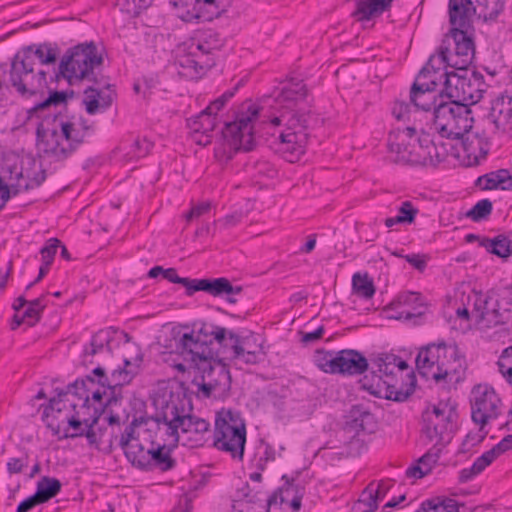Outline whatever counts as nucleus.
Segmentation results:
<instances>
[{
	"mask_svg": "<svg viewBox=\"0 0 512 512\" xmlns=\"http://www.w3.org/2000/svg\"><path fill=\"white\" fill-rule=\"evenodd\" d=\"M379 497L377 490H374V481L370 482L362 491L360 498L353 505L352 510L358 512H374L377 510Z\"/></svg>",
	"mask_w": 512,
	"mask_h": 512,
	"instance_id": "obj_47",
	"label": "nucleus"
},
{
	"mask_svg": "<svg viewBox=\"0 0 512 512\" xmlns=\"http://www.w3.org/2000/svg\"><path fill=\"white\" fill-rule=\"evenodd\" d=\"M376 427L374 415L363 405H354L349 411L346 428L354 431L372 433Z\"/></svg>",
	"mask_w": 512,
	"mask_h": 512,
	"instance_id": "obj_33",
	"label": "nucleus"
},
{
	"mask_svg": "<svg viewBox=\"0 0 512 512\" xmlns=\"http://www.w3.org/2000/svg\"><path fill=\"white\" fill-rule=\"evenodd\" d=\"M178 284L185 287L187 296H192L195 292L203 291L214 297L227 295V301L230 303H236L237 300L232 296L240 294L243 290L241 286H233L231 282L224 277L214 279H191L181 277Z\"/></svg>",
	"mask_w": 512,
	"mask_h": 512,
	"instance_id": "obj_20",
	"label": "nucleus"
},
{
	"mask_svg": "<svg viewBox=\"0 0 512 512\" xmlns=\"http://www.w3.org/2000/svg\"><path fill=\"white\" fill-rule=\"evenodd\" d=\"M474 310L486 327L512 324V283H500L475 295Z\"/></svg>",
	"mask_w": 512,
	"mask_h": 512,
	"instance_id": "obj_6",
	"label": "nucleus"
},
{
	"mask_svg": "<svg viewBox=\"0 0 512 512\" xmlns=\"http://www.w3.org/2000/svg\"><path fill=\"white\" fill-rule=\"evenodd\" d=\"M112 102L113 92L110 89L101 91L90 86L84 90L83 103L87 113L90 115L105 111L111 106Z\"/></svg>",
	"mask_w": 512,
	"mask_h": 512,
	"instance_id": "obj_37",
	"label": "nucleus"
},
{
	"mask_svg": "<svg viewBox=\"0 0 512 512\" xmlns=\"http://www.w3.org/2000/svg\"><path fill=\"white\" fill-rule=\"evenodd\" d=\"M436 53L453 69L469 68L475 55V43L469 31L450 28Z\"/></svg>",
	"mask_w": 512,
	"mask_h": 512,
	"instance_id": "obj_11",
	"label": "nucleus"
},
{
	"mask_svg": "<svg viewBox=\"0 0 512 512\" xmlns=\"http://www.w3.org/2000/svg\"><path fill=\"white\" fill-rule=\"evenodd\" d=\"M372 369L390 379L397 377L396 372H402L408 368V364L401 357L391 353H381L371 359Z\"/></svg>",
	"mask_w": 512,
	"mask_h": 512,
	"instance_id": "obj_36",
	"label": "nucleus"
},
{
	"mask_svg": "<svg viewBox=\"0 0 512 512\" xmlns=\"http://www.w3.org/2000/svg\"><path fill=\"white\" fill-rule=\"evenodd\" d=\"M447 68L448 66L437 53L432 54L417 74L413 84L425 88L426 91L428 89L437 91L439 86H444V81H446L447 75L450 74Z\"/></svg>",
	"mask_w": 512,
	"mask_h": 512,
	"instance_id": "obj_23",
	"label": "nucleus"
},
{
	"mask_svg": "<svg viewBox=\"0 0 512 512\" xmlns=\"http://www.w3.org/2000/svg\"><path fill=\"white\" fill-rule=\"evenodd\" d=\"M315 366L328 374H336L337 368V351H325L318 349L313 356Z\"/></svg>",
	"mask_w": 512,
	"mask_h": 512,
	"instance_id": "obj_49",
	"label": "nucleus"
},
{
	"mask_svg": "<svg viewBox=\"0 0 512 512\" xmlns=\"http://www.w3.org/2000/svg\"><path fill=\"white\" fill-rule=\"evenodd\" d=\"M450 346L441 341L422 347L416 357V367L419 374L427 380H431L436 368L440 367V362L446 357Z\"/></svg>",
	"mask_w": 512,
	"mask_h": 512,
	"instance_id": "obj_24",
	"label": "nucleus"
},
{
	"mask_svg": "<svg viewBox=\"0 0 512 512\" xmlns=\"http://www.w3.org/2000/svg\"><path fill=\"white\" fill-rule=\"evenodd\" d=\"M438 458H439L438 453L432 454V453L428 452V453L424 454L418 460L417 464L410 466L406 470V476L408 478H416V479L423 478L424 476H426L427 474H429L431 472V467L429 465L426 469H423L422 465H426V463L428 461H432V462L436 463L438 461Z\"/></svg>",
	"mask_w": 512,
	"mask_h": 512,
	"instance_id": "obj_52",
	"label": "nucleus"
},
{
	"mask_svg": "<svg viewBox=\"0 0 512 512\" xmlns=\"http://www.w3.org/2000/svg\"><path fill=\"white\" fill-rule=\"evenodd\" d=\"M480 246L485 248L488 253L499 258L507 259L512 255V241L503 234H499L494 238L484 236Z\"/></svg>",
	"mask_w": 512,
	"mask_h": 512,
	"instance_id": "obj_40",
	"label": "nucleus"
},
{
	"mask_svg": "<svg viewBox=\"0 0 512 512\" xmlns=\"http://www.w3.org/2000/svg\"><path fill=\"white\" fill-rule=\"evenodd\" d=\"M448 149L443 142L437 143L428 133L418 137V154L412 159V165L436 166L448 157Z\"/></svg>",
	"mask_w": 512,
	"mask_h": 512,
	"instance_id": "obj_25",
	"label": "nucleus"
},
{
	"mask_svg": "<svg viewBox=\"0 0 512 512\" xmlns=\"http://www.w3.org/2000/svg\"><path fill=\"white\" fill-rule=\"evenodd\" d=\"M225 45V38L213 29L197 30L191 37L188 45L190 51L199 53L202 59L211 58L215 60L216 52L220 51Z\"/></svg>",
	"mask_w": 512,
	"mask_h": 512,
	"instance_id": "obj_26",
	"label": "nucleus"
},
{
	"mask_svg": "<svg viewBox=\"0 0 512 512\" xmlns=\"http://www.w3.org/2000/svg\"><path fill=\"white\" fill-rule=\"evenodd\" d=\"M260 116L258 105L247 101L236 113L235 120L227 122L222 129V135L227 145L234 152L251 151L255 145L254 122Z\"/></svg>",
	"mask_w": 512,
	"mask_h": 512,
	"instance_id": "obj_10",
	"label": "nucleus"
},
{
	"mask_svg": "<svg viewBox=\"0 0 512 512\" xmlns=\"http://www.w3.org/2000/svg\"><path fill=\"white\" fill-rule=\"evenodd\" d=\"M32 47H27L22 54H16L9 71V83L22 98H31L37 95L43 96L47 86V73L43 69L35 70ZM51 91H53L51 89Z\"/></svg>",
	"mask_w": 512,
	"mask_h": 512,
	"instance_id": "obj_7",
	"label": "nucleus"
},
{
	"mask_svg": "<svg viewBox=\"0 0 512 512\" xmlns=\"http://www.w3.org/2000/svg\"><path fill=\"white\" fill-rule=\"evenodd\" d=\"M307 97L305 83L302 80L291 79L283 83L279 92L272 98L280 114L272 116L270 122L273 126H280L283 123L286 126L278 135L277 150L290 162L298 160L305 153L308 142L312 114L310 111L295 110V107Z\"/></svg>",
	"mask_w": 512,
	"mask_h": 512,
	"instance_id": "obj_3",
	"label": "nucleus"
},
{
	"mask_svg": "<svg viewBox=\"0 0 512 512\" xmlns=\"http://www.w3.org/2000/svg\"><path fill=\"white\" fill-rule=\"evenodd\" d=\"M153 144L146 138L143 139H135L132 146L130 154L133 155L135 158H142L145 157L150 150L152 149Z\"/></svg>",
	"mask_w": 512,
	"mask_h": 512,
	"instance_id": "obj_64",
	"label": "nucleus"
},
{
	"mask_svg": "<svg viewBox=\"0 0 512 512\" xmlns=\"http://www.w3.org/2000/svg\"><path fill=\"white\" fill-rule=\"evenodd\" d=\"M258 450L260 451V457L257 460L256 467L264 470L268 462L275 460V449L268 442L261 440Z\"/></svg>",
	"mask_w": 512,
	"mask_h": 512,
	"instance_id": "obj_57",
	"label": "nucleus"
},
{
	"mask_svg": "<svg viewBox=\"0 0 512 512\" xmlns=\"http://www.w3.org/2000/svg\"><path fill=\"white\" fill-rule=\"evenodd\" d=\"M393 313L389 318L396 320H411L425 314L427 307L422 301L420 293L405 292L399 294L388 306Z\"/></svg>",
	"mask_w": 512,
	"mask_h": 512,
	"instance_id": "obj_21",
	"label": "nucleus"
},
{
	"mask_svg": "<svg viewBox=\"0 0 512 512\" xmlns=\"http://www.w3.org/2000/svg\"><path fill=\"white\" fill-rule=\"evenodd\" d=\"M412 114L415 113L411 102L396 101L392 108V115L397 120H410Z\"/></svg>",
	"mask_w": 512,
	"mask_h": 512,
	"instance_id": "obj_61",
	"label": "nucleus"
},
{
	"mask_svg": "<svg viewBox=\"0 0 512 512\" xmlns=\"http://www.w3.org/2000/svg\"><path fill=\"white\" fill-rule=\"evenodd\" d=\"M112 341V333L109 330H99L96 332L89 343L84 349V360L91 364L94 363L92 359L88 360V357H94L96 354L106 352L108 355L112 353L110 343Z\"/></svg>",
	"mask_w": 512,
	"mask_h": 512,
	"instance_id": "obj_39",
	"label": "nucleus"
},
{
	"mask_svg": "<svg viewBox=\"0 0 512 512\" xmlns=\"http://www.w3.org/2000/svg\"><path fill=\"white\" fill-rule=\"evenodd\" d=\"M142 422L145 423L143 418H141L140 421L137 418H134L133 421L125 427L119 439V446L122 450L129 445L138 442V439L135 437V427Z\"/></svg>",
	"mask_w": 512,
	"mask_h": 512,
	"instance_id": "obj_58",
	"label": "nucleus"
},
{
	"mask_svg": "<svg viewBox=\"0 0 512 512\" xmlns=\"http://www.w3.org/2000/svg\"><path fill=\"white\" fill-rule=\"evenodd\" d=\"M7 171L10 173V180H13V173H15L16 183H11V189L13 195L19 194L21 191H28L34 188L39 187L46 179V171L41 169L37 172L33 178L27 180L24 184H22L21 179L24 178L22 171H17L16 167H8Z\"/></svg>",
	"mask_w": 512,
	"mask_h": 512,
	"instance_id": "obj_41",
	"label": "nucleus"
},
{
	"mask_svg": "<svg viewBox=\"0 0 512 512\" xmlns=\"http://www.w3.org/2000/svg\"><path fill=\"white\" fill-rule=\"evenodd\" d=\"M102 63L103 57L94 42L81 43L67 50L51 80L64 78L70 85L82 80L96 82L94 69Z\"/></svg>",
	"mask_w": 512,
	"mask_h": 512,
	"instance_id": "obj_4",
	"label": "nucleus"
},
{
	"mask_svg": "<svg viewBox=\"0 0 512 512\" xmlns=\"http://www.w3.org/2000/svg\"><path fill=\"white\" fill-rule=\"evenodd\" d=\"M61 246V241L57 238H50L40 249L42 262L52 265L57 249Z\"/></svg>",
	"mask_w": 512,
	"mask_h": 512,
	"instance_id": "obj_60",
	"label": "nucleus"
},
{
	"mask_svg": "<svg viewBox=\"0 0 512 512\" xmlns=\"http://www.w3.org/2000/svg\"><path fill=\"white\" fill-rule=\"evenodd\" d=\"M465 103L440 100L435 106L431 119L433 129L441 138L462 139L473 127V115Z\"/></svg>",
	"mask_w": 512,
	"mask_h": 512,
	"instance_id": "obj_8",
	"label": "nucleus"
},
{
	"mask_svg": "<svg viewBox=\"0 0 512 512\" xmlns=\"http://www.w3.org/2000/svg\"><path fill=\"white\" fill-rule=\"evenodd\" d=\"M57 48L51 44L45 43L39 45L34 51L32 50L33 61L37 58L40 64H53L57 59Z\"/></svg>",
	"mask_w": 512,
	"mask_h": 512,
	"instance_id": "obj_54",
	"label": "nucleus"
},
{
	"mask_svg": "<svg viewBox=\"0 0 512 512\" xmlns=\"http://www.w3.org/2000/svg\"><path fill=\"white\" fill-rule=\"evenodd\" d=\"M193 384L197 386V395L203 398L214 397L217 398L219 395L215 392V384H211L206 379L205 374L201 375L199 378L196 377L193 380Z\"/></svg>",
	"mask_w": 512,
	"mask_h": 512,
	"instance_id": "obj_59",
	"label": "nucleus"
},
{
	"mask_svg": "<svg viewBox=\"0 0 512 512\" xmlns=\"http://www.w3.org/2000/svg\"><path fill=\"white\" fill-rule=\"evenodd\" d=\"M394 0H356V9L352 16L359 22H366L380 17L389 11Z\"/></svg>",
	"mask_w": 512,
	"mask_h": 512,
	"instance_id": "obj_34",
	"label": "nucleus"
},
{
	"mask_svg": "<svg viewBox=\"0 0 512 512\" xmlns=\"http://www.w3.org/2000/svg\"><path fill=\"white\" fill-rule=\"evenodd\" d=\"M416 133V126L396 128L389 133L387 146L389 151L395 154L396 163L412 165V159L414 160L418 154Z\"/></svg>",
	"mask_w": 512,
	"mask_h": 512,
	"instance_id": "obj_18",
	"label": "nucleus"
},
{
	"mask_svg": "<svg viewBox=\"0 0 512 512\" xmlns=\"http://www.w3.org/2000/svg\"><path fill=\"white\" fill-rule=\"evenodd\" d=\"M172 446L161 443L158 440L151 441L150 453L148 461L150 462L145 471L150 472L159 470L167 472L175 468L176 460L171 456Z\"/></svg>",
	"mask_w": 512,
	"mask_h": 512,
	"instance_id": "obj_32",
	"label": "nucleus"
},
{
	"mask_svg": "<svg viewBox=\"0 0 512 512\" xmlns=\"http://www.w3.org/2000/svg\"><path fill=\"white\" fill-rule=\"evenodd\" d=\"M497 365L502 376L512 386V346L502 351Z\"/></svg>",
	"mask_w": 512,
	"mask_h": 512,
	"instance_id": "obj_55",
	"label": "nucleus"
},
{
	"mask_svg": "<svg viewBox=\"0 0 512 512\" xmlns=\"http://www.w3.org/2000/svg\"><path fill=\"white\" fill-rule=\"evenodd\" d=\"M418 214V209L411 201H404L398 208V214L405 224H412Z\"/></svg>",
	"mask_w": 512,
	"mask_h": 512,
	"instance_id": "obj_62",
	"label": "nucleus"
},
{
	"mask_svg": "<svg viewBox=\"0 0 512 512\" xmlns=\"http://www.w3.org/2000/svg\"><path fill=\"white\" fill-rule=\"evenodd\" d=\"M171 3L185 22L212 21L226 11L224 0H172Z\"/></svg>",
	"mask_w": 512,
	"mask_h": 512,
	"instance_id": "obj_17",
	"label": "nucleus"
},
{
	"mask_svg": "<svg viewBox=\"0 0 512 512\" xmlns=\"http://www.w3.org/2000/svg\"><path fill=\"white\" fill-rule=\"evenodd\" d=\"M101 412L99 409H94V414L85 419V431L80 432H71L69 433L68 430H66L64 437L65 438H77L85 436L87 439V442L91 446L99 447L100 439L94 430V426L97 424L99 418H100Z\"/></svg>",
	"mask_w": 512,
	"mask_h": 512,
	"instance_id": "obj_45",
	"label": "nucleus"
},
{
	"mask_svg": "<svg viewBox=\"0 0 512 512\" xmlns=\"http://www.w3.org/2000/svg\"><path fill=\"white\" fill-rule=\"evenodd\" d=\"M62 488L61 482L53 477L43 476L36 486V492L34 493L41 504L47 503L52 498L57 496Z\"/></svg>",
	"mask_w": 512,
	"mask_h": 512,
	"instance_id": "obj_42",
	"label": "nucleus"
},
{
	"mask_svg": "<svg viewBox=\"0 0 512 512\" xmlns=\"http://www.w3.org/2000/svg\"><path fill=\"white\" fill-rule=\"evenodd\" d=\"M179 394L177 391H170L169 399H163L160 403V410L154 416L145 420L148 430H155L153 440L166 443L168 446L176 447L181 441V431L177 420L172 417L180 418L179 415Z\"/></svg>",
	"mask_w": 512,
	"mask_h": 512,
	"instance_id": "obj_13",
	"label": "nucleus"
},
{
	"mask_svg": "<svg viewBox=\"0 0 512 512\" xmlns=\"http://www.w3.org/2000/svg\"><path fill=\"white\" fill-rule=\"evenodd\" d=\"M246 445V424L240 412L221 409L215 416L213 446L228 453L232 459L242 461Z\"/></svg>",
	"mask_w": 512,
	"mask_h": 512,
	"instance_id": "obj_5",
	"label": "nucleus"
},
{
	"mask_svg": "<svg viewBox=\"0 0 512 512\" xmlns=\"http://www.w3.org/2000/svg\"><path fill=\"white\" fill-rule=\"evenodd\" d=\"M398 382L397 377L390 376L389 379L372 369L370 375H365L360 384L363 390L375 397L404 402L413 394L414 386L411 384L403 389L398 387Z\"/></svg>",
	"mask_w": 512,
	"mask_h": 512,
	"instance_id": "obj_15",
	"label": "nucleus"
},
{
	"mask_svg": "<svg viewBox=\"0 0 512 512\" xmlns=\"http://www.w3.org/2000/svg\"><path fill=\"white\" fill-rule=\"evenodd\" d=\"M467 363L465 356L460 352L458 346L451 345L448 348L446 357L436 368L431 380L443 387L450 389L464 381L466 377Z\"/></svg>",
	"mask_w": 512,
	"mask_h": 512,
	"instance_id": "obj_16",
	"label": "nucleus"
},
{
	"mask_svg": "<svg viewBox=\"0 0 512 512\" xmlns=\"http://www.w3.org/2000/svg\"><path fill=\"white\" fill-rule=\"evenodd\" d=\"M179 394V415L180 418L173 420L178 421L181 431V441L183 445H189L190 447L203 446L211 434L210 423L198 416L190 414L192 409L190 400L186 398L183 391L178 390Z\"/></svg>",
	"mask_w": 512,
	"mask_h": 512,
	"instance_id": "obj_14",
	"label": "nucleus"
},
{
	"mask_svg": "<svg viewBox=\"0 0 512 512\" xmlns=\"http://www.w3.org/2000/svg\"><path fill=\"white\" fill-rule=\"evenodd\" d=\"M475 184L482 190H512V175L507 169H499L478 177Z\"/></svg>",
	"mask_w": 512,
	"mask_h": 512,
	"instance_id": "obj_38",
	"label": "nucleus"
},
{
	"mask_svg": "<svg viewBox=\"0 0 512 512\" xmlns=\"http://www.w3.org/2000/svg\"><path fill=\"white\" fill-rule=\"evenodd\" d=\"M486 88L482 73L469 68L454 69L447 75L444 88L439 91V95L445 94L451 101L465 103L470 107L482 99Z\"/></svg>",
	"mask_w": 512,
	"mask_h": 512,
	"instance_id": "obj_9",
	"label": "nucleus"
},
{
	"mask_svg": "<svg viewBox=\"0 0 512 512\" xmlns=\"http://www.w3.org/2000/svg\"><path fill=\"white\" fill-rule=\"evenodd\" d=\"M241 83L239 82L235 87L225 91L220 97L212 101L208 106L207 110H213L214 112L220 111L225 104L235 95L236 91L239 89Z\"/></svg>",
	"mask_w": 512,
	"mask_h": 512,
	"instance_id": "obj_63",
	"label": "nucleus"
},
{
	"mask_svg": "<svg viewBox=\"0 0 512 512\" xmlns=\"http://www.w3.org/2000/svg\"><path fill=\"white\" fill-rule=\"evenodd\" d=\"M127 460L132 464L133 467L145 471L148 464L150 447L145 448L141 443L136 442L123 449Z\"/></svg>",
	"mask_w": 512,
	"mask_h": 512,
	"instance_id": "obj_43",
	"label": "nucleus"
},
{
	"mask_svg": "<svg viewBox=\"0 0 512 512\" xmlns=\"http://www.w3.org/2000/svg\"><path fill=\"white\" fill-rule=\"evenodd\" d=\"M138 372V366L131 364L129 360L124 361V367L114 369L110 376H107L105 369L97 366L92 370V374L97 377V384L102 388L115 390L129 384Z\"/></svg>",
	"mask_w": 512,
	"mask_h": 512,
	"instance_id": "obj_27",
	"label": "nucleus"
},
{
	"mask_svg": "<svg viewBox=\"0 0 512 512\" xmlns=\"http://www.w3.org/2000/svg\"><path fill=\"white\" fill-rule=\"evenodd\" d=\"M437 91L420 87L416 84H412L410 89V102L414 108V113H418L420 110L426 113L434 112L435 106H438L442 96L436 94Z\"/></svg>",
	"mask_w": 512,
	"mask_h": 512,
	"instance_id": "obj_35",
	"label": "nucleus"
},
{
	"mask_svg": "<svg viewBox=\"0 0 512 512\" xmlns=\"http://www.w3.org/2000/svg\"><path fill=\"white\" fill-rule=\"evenodd\" d=\"M352 288L357 296L365 299H370L375 294L373 280L367 273H355L352 277Z\"/></svg>",
	"mask_w": 512,
	"mask_h": 512,
	"instance_id": "obj_50",
	"label": "nucleus"
},
{
	"mask_svg": "<svg viewBox=\"0 0 512 512\" xmlns=\"http://www.w3.org/2000/svg\"><path fill=\"white\" fill-rule=\"evenodd\" d=\"M231 348L232 359L241 360L245 364H258L264 360L265 351L261 337L255 333L239 336L227 332L226 328L212 323H203L196 331L174 332V351L182 357L197 360H209L217 357L212 348L214 343Z\"/></svg>",
	"mask_w": 512,
	"mask_h": 512,
	"instance_id": "obj_2",
	"label": "nucleus"
},
{
	"mask_svg": "<svg viewBox=\"0 0 512 512\" xmlns=\"http://www.w3.org/2000/svg\"><path fill=\"white\" fill-rule=\"evenodd\" d=\"M500 398L493 388L478 385L471 392L472 420L481 427L499 415Z\"/></svg>",
	"mask_w": 512,
	"mask_h": 512,
	"instance_id": "obj_19",
	"label": "nucleus"
},
{
	"mask_svg": "<svg viewBox=\"0 0 512 512\" xmlns=\"http://www.w3.org/2000/svg\"><path fill=\"white\" fill-rule=\"evenodd\" d=\"M93 383L94 380L91 375H87L82 379H76L67 386L65 391H59L57 397H53L49 400L48 404L44 407L43 418H49L50 416L56 417L54 414H60L62 410L66 408L64 398L67 397L68 394L77 396L80 400H83V406H87L89 403V389L87 385Z\"/></svg>",
	"mask_w": 512,
	"mask_h": 512,
	"instance_id": "obj_22",
	"label": "nucleus"
},
{
	"mask_svg": "<svg viewBox=\"0 0 512 512\" xmlns=\"http://www.w3.org/2000/svg\"><path fill=\"white\" fill-rule=\"evenodd\" d=\"M492 209V202L489 199H482L467 211L466 217L470 218L474 222H480L489 217L492 213Z\"/></svg>",
	"mask_w": 512,
	"mask_h": 512,
	"instance_id": "obj_53",
	"label": "nucleus"
},
{
	"mask_svg": "<svg viewBox=\"0 0 512 512\" xmlns=\"http://www.w3.org/2000/svg\"><path fill=\"white\" fill-rule=\"evenodd\" d=\"M176 65L179 66V75L187 79H195L214 67L216 62L211 58L202 59L199 53L189 50L186 55L178 58Z\"/></svg>",
	"mask_w": 512,
	"mask_h": 512,
	"instance_id": "obj_30",
	"label": "nucleus"
},
{
	"mask_svg": "<svg viewBox=\"0 0 512 512\" xmlns=\"http://www.w3.org/2000/svg\"><path fill=\"white\" fill-rule=\"evenodd\" d=\"M73 90L49 91V96L28 110L29 118L41 119L36 128V149L40 158L64 161L84 142L92 127L82 115H63L51 108L65 104Z\"/></svg>",
	"mask_w": 512,
	"mask_h": 512,
	"instance_id": "obj_1",
	"label": "nucleus"
},
{
	"mask_svg": "<svg viewBox=\"0 0 512 512\" xmlns=\"http://www.w3.org/2000/svg\"><path fill=\"white\" fill-rule=\"evenodd\" d=\"M415 512H459V505L454 499L435 497L423 501Z\"/></svg>",
	"mask_w": 512,
	"mask_h": 512,
	"instance_id": "obj_46",
	"label": "nucleus"
},
{
	"mask_svg": "<svg viewBox=\"0 0 512 512\" xmlns=\"http://www.w3.org/2000/svg\"><path fill=\"white\" fill-rule=\"evenodd\" d=\"M45 298L46 295H41L40 297L29 301L25 311L22 314L26 319V324L28 326L32 327L40 321L41 314L47 305Z\"/></svg>",
	"mask_w": 512,
	"mask_h": 512,
	"instance_id": "obj_51",
	"label": "nucleus"
},
{
	"mask_svg": "<svg viewBox=\"0 0 512 512\" xmlns=\"http://www.w3.org/2000/svg\"><path fill=\"white\" fill-rule=\"evenodd\" d=\"M205 376L212 385L216 384L214 385L215 392L219 396L230 389L231 376L224 365H219L217 368L210 367V369L205 372Z\"/></svg>",
	"mask_w": 512,
	"mask_h": 512,
	"instance_id": "obj_44",
	"label": "nucleus"
},
{
	"mask_svg": "<svg viewBox=\"0 0 512 512\" xmlns=\"http://www.w3.org/2000/svg\"><path fill=\"white\" fill-rule=\"evenodd\" d=\"M507 99V102L504 97L496 99L488 115L495 133H512V100Z\"/></svg>",
	"mask_w": 512,
	"mask_h": 512,
	"instance_id": "obj_31",
	"label": "nucleus"
},
{
	"mask_svg": "<svg viewBox=\"0 0 512 512\" xmlns=\"http://www.w3.org/2000/svg\"><path fill=\"white\" fill-rule=\"evenodd\" d=\"M367 358L357 350L344 349L337 351L336 374L340 375H361L368 370Z\"/></svg>",
	"mask_w": 512,
	"mask_h": 512,
	"instance_id": "obj_29",
	"label": "nucleus"
},
{
	"mask_svg": "<svg viewBox=\"0 0 512 512\" xmlns=\"http://www.w3.org/2000/svg\"><path fill=\"white\" fill-rule=\"evenodd\" d=\"M476 7L472 0H449L448 15L451 28L469 31L473 28Z\"/></svg>",
	"mask_w": 512,
	"mask_h": 512,
	"instance_id": "obj_28",
	"label": "nucleus"
},
{
	"mask_svg": "<svg viewBox=\"0 0 512 512\" xmlns=\"http://www.w3.org/2000/svg\"><path fill=\"white\" fill-rule=\"evenodd\" d=\"M423 432L437 444H448L457 430L458 413L456 406L450 402L440 401L427 409L423 415Z\"/></svg>",
	"mask_w": 512,
	"mask_h": 512,
	"instance_id": "obj_12",
	"label": "nucleus"
},
{
	"mask_svg": "<svg viewBox=\"0 0 512 512\" xmlns=\"http://www.w3.org/2000/svg\"><path fill=\"white\" fill-rule=\"evenodd\" d=\"M216 112L207 110V107L194 117L190 123V127L194 132L208 134L216 127Z\"/></svg>",
	"mask_w": 512,
	"mask_h": 512,
	"instance_id": "obj_48",
	"label": "nucleus"
},
{
	"mask_svg": "<svg viewBox=\"0 0 512 512\" xmlns=\"http://www.w3.org/2000/svg\"><path fill=\"white\" fill-rule=\"evenodd\" d=\"M154 0H117V5L128 14L138 16L143 10L152 5Z\"/></svg>",
	"mask_w": 512,
	"mask_h": 512,
	"instance_id": "obj_56",
	"label": "nucleus"
}]
</instances>
